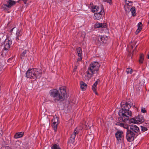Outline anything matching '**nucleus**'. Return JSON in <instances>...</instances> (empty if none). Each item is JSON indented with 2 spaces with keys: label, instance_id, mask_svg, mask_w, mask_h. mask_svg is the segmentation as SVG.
Here are the masks:
<instances>
[{
  "label": "nucleus",
  "instance_id": "obj_47",
  "mask_svg": "<svg viewBox=\"0 0 149 149\" xmlns=\"http://www.w3.org/2000/svg\"><path fill=\"white\" fill-rule=\"evenodd\" d=\"M137 45L136 46V47H137Z\"/></svg>",
  "mask_w": 149,
  "mask_h": 149
},
{
  "label": "nucleus",
  "instance_id": "obj_15",
  "mask_svg": "<svg viewBox=\"0 0 149 149\" xmlns=\"http://www.w3.org/2000/svg\"><path fill=\"white\" fill-rule=\"evenodd\" d=\"M22 34V31L21 30H18L16 33V39L18 41L21 39V38Z\"/></svg>",
  "mask_w": 149,
  "mask_h": 149
},
{
  "label": "nucleus",
  "instance_id": "obj_6",
  "mask_svg": "<svg viewBox=\"0 0 149 149\" xmlns=\"http://www.w3.org/2000/svg\"><path fill=\"white\" fill-rule=\"evenodd\" d=\"M11 41L8 39H6L4 41L3 44L4 45V50L6 51L8 50L10 48V45L11 44ZM4 50H3L1 54V55L3 57L5 55V54H4Z\"/></svg>",
  "mask_w": 149,
  "mask_h": 149
},
{
  "label": "nucleus",
  "instance_id": "obj_42",
  "mask_svg": "<svg viewBox=\"0 0 149 149\" xmlns=\"http://www.w3.org/2000/svg\"><path fill=\"white\" fill-rule=\"evenodd\" d=\"M22 0L23 1H25L24 3H25V4H26V2L27 1V0Z\"/></svg>",
  "mask_w": 149,
  "mask_h": 149
},
{
  "label": "nucleus",
  "instance_id": "obj_36",
  "mask_svg": "<svg viewBox=\"0 0 149 149\" xmlns=\"http://www.w3.org/2000/svg\"><path fill=\"white\" fill-rule=\"evenodd\" d=\"M94 6V5H93V3L92 2H91L89 6H88V8L90 9H91L93 6Z\"/></svg>",
  "mask_w": 149,
  "mask_h": 149
},
{
  "label": "nucleus",
  "instance_id": "obj_17",
  "mask_svg": "<svg viewBox=\"0 0 149 149\" xmlns=\"http://www.w3.org/2000/svg\"><path fill=\"white\" fill-rule=\"evenodd\" d=\"M100 82V80L99 79H97V81L95 82L92 86V89L93 92L96 95H97V93L96 92V87L98 83Z\"/></svg>",
  "mask_w": 149,
  "mask_h": 149
},
{
  "label": "nucleus",
  "instance_id": "obj_9",
  "mask_svg": "<svg viewBox=\"0 0 149 149\" xmlns=\"http://www.w3.org/2000/svg\"><path fill=\"white\" fill-rule=\"evenodd\" d=\"M94 74V73H92V72H90V71L88 69L86 72V74H85L84 76L83 77L85 80L88 81L93 76Z\"/></svg>",
  "mask_w": 149,
  "mask_h": 149
},
{
  "label": "nucleus",
  "instance_id": "obj_26",
  "mask_svg": "<svg viewBox=\"0 0 149 149\" xmlns=\"http://www.w3.org/2000/svg\"><path fill=\"white\" fill-rule=\"evenodd\" d=\"M107 39V37L105 35L102 36L100 37V40L103 42Z\"/></svg>",
  "mask_w": 149,
  "mask_h": 149
},
{
  "label": "nucleus",
  "instance_id": "obj_30",
  "mask_svg": "<svg viewBox=\"0 0 149 149\" xmlns=\"http://www.w3.org/2000/svg\"><path fill=\"white\" fill-rule=\"evenodd\" d=\"M144 60L143 56V55H141L140 57V58L139 60V62L140 63H142L143 62Z\"/></svg>",
  "mask_w": 149,
  "mask_h": 149
},
{
  "label": "nucleus",
  "instance_id": "obj_39",
  "mask_svg": "<svg viewBox=\"0 0 149 149\" xmlns=\"http://www.w3.org/2000/svg\"><path fill=\"white\" fill-rule=\"evenodd\" d=\"M3 69V68L1 65H0V72Z\"/></svg>",
  "mask_w": 149,
  "mask_h": 149
},
{
  "label": "nucleus",
  "instance_id": "obj_20",
  "mask_svg": "<svg viewBox=\"0 0 149 149\" xmlns=\"http://www.w3.org/2000/svg\"><path fill=\"white\" fill-rule=\"evenodd\" d=\"M96 9V13H104L102 5L97 6Z\"/></svg>",
  "mask_w": 149,
  "mask_h": 149
},
{
  "label": "nucleus",
  "instance_id": "obj_13",
  "mask_svg": "<svg viewBox=\"0 0 149 149\" xmlns=\"http://www.w3.org/2000/svg\"><path fill=\"white\" fill-rule=\"evenodd\" d=\"M104 15V13H95L94 16V19L96 20H99Z\"/></svg>",
  "mask_w": 149,
  "mask_h": 149
},
{
  "label": "nucleus",
  "instance_id": "obj_34",
  "mask_svg": "<svg viewBox=\"0 0 149 149\" xmlns=\"http://www.w3.org/2000/svg\"><path fill=\"white\" fill-rule=\"evenodd\" d=\"M141 131L143 132H144L148 130L147 128L146 127L141 126Z\"/></svg>",
  "mask_w": 149,
  "mask_h": 149
},
{
  "label": "nucleus",
  "instance_id": "obj_27",
  "mask_svg": "<svg viewBox=\"0 0 149 149\" xmlns=\"http://www.w3.org/2000/svg\"><path fill=\"white\" fill-rule=\"evenodd\" d=\"M27 51L26 50H25L20 55V58L21 59L23 58V57L25 56V55L27 53Z\"/></svg>",
  "mask_w": 149,
  "mask_h": 149
},
{
  "label": "nucleus",
  "instance_id": "obj_40",
  "mask_svg": "<svg viewBox=\"0 0 149 149\" xmlns=\"http://www.w3.org/2000/svg\"><path fill=\"white\" fill-rule=\"evenodd\" d=\"M2 130H0V135H2Z\"/></svg>",
  "mask_w": 149,
  "mask_h": 149
},
{
  "label": "nucleus",
  "instance_id": "obj_32",
  "mask_svg": "<svg viewBox=\"0 0 149 149\" xmlns=\"http://www.w3.org/2000/svg\"><path fill=\"white\" fill-rule=\"evenodd\" d=\"M103 2H107L110 5H111L112 3V0H103Z\"/></svg>",
  "mask_w": 149,
  "mask_h": 149
},
{
  "label": "nucleus",
  "instance_id": "obj_45",
  "mask_svg": "<svg viewBox=\"0 0 149 149\" xmlns=\"http://www.w3.org/2000/svg\"><path fill=\"white\" fill-rule=\"evenodd\" d=\"M10 59H11L10 58H9V59L8 60V61H10Z\"/></svg>",
  "mask_w": 149,
  "mask_h": 149
},
{
  "label": "nucleus",
  "instance_id": "obj_44",
  "mask_svg": "<svg viewBox=\"0 0 149 149\" xmlns=\"http://www.w3.org/2000/svg\"><path fill=\"white\" fill-rule=\"evenodd\" d=\"M77 68V67H76V68H74V71H75V70H76V69Z\"/></svg>",
  "mask_w": 149,
  "mask_h": 149
},
{
  "label": "nucleus",
  "instance_id": "obj_28",
  "mask_svg": "<svg viewBox=\"0 0 149 149\" xmlns=\"http://www.w3.org/2000/svg\"><path fill=\"white\" fill-rule=\"evenodd\" d=\"M126 71L127 74H131L133 72V70L131 68H127Z\"/></svg>",
  "mask_w": 149,
  "mask_h": 149
},
{
  "label": "nucleus",
  "instance_id": "obj_25",
  "mask_svg": "<svg viewBox=\"0 0 149 149\" xmlns=\"http://www.w3.org/2000/svg\"><path fill=\"white\" fill-rule=\"evenodd\" d=\"M129 123H137L136 118H131L129 120Z\"/></svg>",
  "mask_w": 149,
  "mask_h": 149
},
{
  "label": "nucleus",
  "instance_id": "obj_7",
  "mask_svg": "<svg viewBox=\"0 0 149 149\" xmlns=\"http://www.w3.org/2000/svg\"><path fill=\"white\" fill-rule=\"evenodd\" d=\"M58 119L59 118L58 117H54L52 120V126L54 129L55 132L56 131L57 126L59 123Z\"/></svg>",
  "mask_w": 149,
  "mask_h": 149
},
{
  "label": "nucleus",
  "instance_id": "obj_41",
  "mask_svg": "<svg viewBox=\"0 0 149 149\" xmlns=\"http://www.w3.org/2000/svg\"><path fill=\"white\" fill-rule=\"evenodd\" d=\"M15 28V27H14L13 28H12V29H11L10 30V32L11 33H12L13 31V29Z\"/></svg>",
  "mask_w": 149,
  "mask_h": 149
},
{
  "label": "nucleus",
  "instance_id": "obj_35",
  "mask_svg": "<svg viewBox=\"0 0 149 149\" xmlns=\"http://www.w3.org/2000/svg\"><path fill=\"white\" fill-rule=\"evenodd\" d=\"M141 112L143 113H145L147 112V111L145 108H142L141 109Z\"/></svg>",
  "mask_w": 149,
  "mask_h": 149
},
{
  "label": "nucleus",
  "instance_id": "obj_46",
  "mask_svg": "<svg viewBox=\"0 0 149 149\" xmlns=\"http://www.w3.org/2000/svg\"><path fill=\"white\" fill-rule=\"evenodd\" d=\"M148 58L149 59V55H148Z\"/></svg>",
  "mask_w": 149,
  "mask_h": 149
},
{
  "label": "nucleus",
  "instance_id": "obj_21",
  "mask_svg": "<svg viewBox=\"0 0 149 149\" xmlns=\"http://www.w3.org/2000/svg\"><path fill=\"white\" fill-rule=\"evenodd\" d=\"M80 87L83 91H84L87 88V84L83 81L80 82Z\"/></svg>",
  "mask_w": 149,
  "mask_h": 149
},
{
  "label": "nucleus",
  "instance_id": "obj_18",
  "mask_svg": "<svg viewBox=\"0 0 149 149\" xmlns=\"http://www.w3.org/2000/svg\"><path fill=\"white\" fill-rule=\"evenodd\" d=\"M24 134L23 132H18L16 133L14 135V138L15 139H17L22 137Z\"/></svg>",
  "mask_w": 149,
  "mask_h": 149
},
{
  "label": "nucleus",
  "instance_id": "obj_3",
  "mask_svg": "<svg viewBox=\"0 0 149 149\" xmlns=\"http://www.w3.org/2000/svg\"><path fill=\"white\" fill-rule=\"evenodd\" d=\"M139 129L137 125L134 124L129 125V128L127 131L126 134V138L128 141L131 142L133 141L135 137L139 134Z\"/></svg>",
  "mask_w": 149,
  "mask_h": 149
},
{
  "label": "nucleus",
  "instance_id": "obj_43",
  "mask_svg": "<svg viewBox=\"0 0 149 149\" xmlns=\"http://www.w3.org/2000/svg\"><path fill=\"white\" fill-rule=\"evenodd\" d=\"M133 47V45H131V48L132 49Z\"/></svg>",
  "mask_w": 149,
  "mask_h": 149
},
{
  "label": "nucleus",
  "instance_id": "obj_33",
  "mask_svg": "<svg viewBox=\"0 0 149 149\" xmlns=\"http://www.w3.org/2000/svg\"><path fill=\"white\" fill-rule=\"evenodd\" d=\"M130 6H127L126 8L125 5L124 6V8L125 11L127 12V11H129L130 9V10L131 9L130 7Z\"/></svg>",
  "mask_w": 149,
  "mask_h": 149
},
{
  "label": "nucleus",
  "instance_id": "obj_10",
  "mask_svg": "<svg viewBox=\"0 0 149 149\" xmlns=\"http://www.w3.org/2000/svg\"><path fill=\"white\" fill-rule=\"evenodd\" d=\"M123 132L121 131H117L115 134V136L118 141L121 140L123 137Z\"/></svg>",
  "mask_w": 149,
  "mask_h": 149
},
{
  "label": "nucleus",
  "instance_id": "obj_2",
  "mask_svg": "<svg viewBox=\"0 0 149 149\" xmlns=\"http://www.w3.org/2000/svg\"><path fill=\"white\" fill-rule=\"evenodd\" d=\"M66 87L63 86L60 87L59 90L56 89L51 90L49 93L51 97L53 98L52 102H56L60 100H63L66 94Z\"/></svg>",
  "mask_w": 149,
  "mask_h": 149
},
{
  "label": "nucleus",
  "instance_id": "obj_14",
  "mask_svg": "<svg viewBox=\"0 0 149 149\" xmlns=\"http://www.w3.org/2000/svg\"><path fill=\"white\" fill-rule=\"evenodd\" d=\"M116 125L120 126L121 127H123L125 129H127V131L129 130V125L127 124L123 123L120 122H117L116 123Z\"/></svg>",
  "mask_w": 149,
  "mask_h": 149
},
{
  "label": "nucleus",
  "instance_id": "obj_37",
  "mask_svg": "<svg viewBox=\"0 0 149 149\" xmlns=\"http://www.w3.org/2000/svg\"><path fill=\"white\" fill-rule=\"evenodd\" d=\"M128 3H129V5L128 6H132V2L131 1H128Z\"/></svg>",
  "mask_w": 149,
  "mask_h": 149
},
{
  "label": "nucleus",
  "instance_id": "obj_1",
  "mask_svg": "<svg viewBox=\"0 0 149 149\" xmlns=\"http://www.w3.org/2000/svg\"><path fill=\"white\" fill-rule=\"evenodd\" d=\"M120 105L122 109L119 112L120 117L118 119L120 122H126L129 119V116H131L132 115V112L129 110L131 107V103L123 100L121 102Z\"/></svg>",
  "mask_w": 149,
  "mask_h": 149
},
{
  "label": "nucleus",
  "instance_id": "obj_19",
  "mask_svg": "<svg viewBox=\"0 0 149 149\" xmlns=\"http://www.w3.org/2000/svg\"><path fill=\"white\" fill-rule=\"evenodd\" d=\"M138 29L135 32L136 34H138L142 29V24L141 22H139L138 25Z\"/></svg>",
  "mask_w": 149,
  "mask_h": 149
},
{
  "label": "nucleus",
  "instance_id": "obj_11",
  "mask_svg": "<svg viewBox=\"0 0 149 149\" xmlns=\"http://www.w3.org/2000/svg\"><path fill=\"white\" fill-rule=\"evenodd\" d=\"M107 23H102L99 22H97L95 24L94 26L95 28H105L107 26Z\"/></svg>",
  "mask_w": 149,
  "mask_h": 149
},
{
  "label": "nucleus",
  "instance_id": "obj_22",
  "mask_svg": "<svg viewBox=\"0 0 149 149\" xmlns=\"http://www.w3.org/2000/svg\"><path fill=\"white\" fill-rule=\"evenodd\" d=\"M52 149H61L59 147L58 143H54L52 144Z\"/></svg>",
  "mask_w": 149,
  "mask_h": 149
},
{
  "label": "nucleus",
  "instance_id": "obj_31",
  "mask_svg": "<svg viewBox=\"0 0 149 149\" xmlns=\"http://www.w3.org/2000/svg\"><path fill=\"white\" fill-rule=\"evenodd\" d=\"M76 49L77 54L78 53H82V50L81 47H78Z\"/></svg>",
  "mask_w": 149,
  "mask_h": 149
},
{
  "label": "nucleus",
  "instance_id": "obj_38",
  "mask_svg": "<svg viewBox=\"0 0 149 149\" xmlns=\"http://www.w3.org/2000/svg\"><path fill=\"white\" fill-rule=\"evenodd\" d=\"M125 1L126 4V6H128V5H129V3H128L127 2V0H125Z\"/></svg>",
  "mask_w": 149,
  "mask_h": 149
},
{
  "label": "nucleus",
  "instance_id": "obj_24",
  "mask_svg": "<svg viewBox=\"0 0 149 149\" xmlns=\"http://www.w3.org/2000/svg\"><path fill=\"white\" fill-rule=\"evenodd\" d=\"M77 54L78 58L77 59V63H78L79 61H81L82 58V53H78Z\"/></svg>",
  "mask_w": 149,
  "mask_h": 149
},
{
  "label": "nucleus",
  "instance_id": "obj_12",
  "mask_svg": "<svg viewBox=\"0 0 149 149\" xmlns=\"http://www.w3.org/2000/svg\"><path fill=\"white\" fill-rule=\"evenodd\" d=\"M15 3V1L11 0H9L7 1V3L4 4V5L8 8H10Z\"/></svg>",
  "mask_w": 149,
  "mask_h": 149
},
{
  "label": "nucleus",
  "instance_id": "obj_16",
  "mask_svg": "<svg viewBox=\"0 0 149 149\" xmlns=\"http://www.w3.org/2000/svg\"><path fill=\"white\" fill-rule=\"evenodd\" d=\"M136 118L137 123H141L144 121L143 117L141 115H139L138 116L136 117Z\"/></svg>",
  "mask_w": 149,
  "mask_h": 149
},
{
  "label": "nucleus",
  "instance_id": "obj_29",
  "mask_svg": "<svg viewBox=\"0 0 149 149\" xmlns=\"http://www.w3.org/2000/svg\"><path fill=\"white\" fill-rule=\"evenodd\" d=\"M96 8L97 6H94L90 9L91 10L92 12L95 13V12H96Z\"/></svg>",
  "mask_w": 149,
  "mask_h": 149
},
{
  "label": "nucleus",
  "instance_id": "obj_23",
  "mask_svg": "<svg viewBox=\"0 0 149 149\" xmlns=\"http://www.w3.org/2000/svg\"><path fill=\"white\" fill-rule=\"evenodd\" d=\"M130 11L131 12L132 15L134 16L136 15V8L134 7H132L130 9Z\"/></svg>",
  "mask_w": 149,
  "mask_h": 149
},
{
  "label": "nucleus",
  "instance_id": "obj_5",
  "mask_svg": "<svg viewBox=\"0 0 149 149\" xmlns=\"http://www.w3.org/2000/svg\"><path fill=\"white\" fill-rule=\"evenodd\" d=\"M100 66V65L97 62L93 61L90 65L88 69L93 73L97 74Z\"/></svg>",
  "mask_w": 149,
  "mask_h": 149
},
{
  "label": "nucleus",
  "instance_id": "obj_4",
  "mask_svg": "<svg viewBox=\"0 0 149 149\" xmlns=\"http://www.w3.org/2000/svg\"><path fill=\"white\" fill-rule=\"evenodd\" d=\"M26 74L27 78L36 79L41 77L42 71L40 69H30L26 71Z\"/></svg>",
  "mask_w": 149,
  "mask_h": 149
},
{
  "label": "nucleus",
  "instance_id": "obj_8",
  "mask_svg": "<svg viewBox=\"0 0 149 149\" xmlns=\"http://www.w3.org/2000/svg\"><path fill=\"white\" fill-rule=\"evenodd\" d=\"M79 131L77 128H76L74 130V132L71 134L69 142L70 143H73L75 141V139L77 134L79 133Z\"/></svg>",
  "mask_w": 149,
  "mask_h": 149
}]
</instances>
